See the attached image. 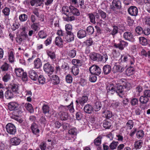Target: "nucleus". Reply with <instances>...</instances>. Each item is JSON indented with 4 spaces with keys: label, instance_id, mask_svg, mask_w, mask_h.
<instances>
[{
    "label": "nucleus",
    "instance_id": "nucleus-25",
    "mask_svg": "<svg viewBox=\"0 0 150 150\" xmlns=\"http://www.w3.org/2000/svg\"><path fill=\"white\" fill-rule=\"evenodd\" d=\"M11 68L10 65L5 62L1 67L0 69L2 71H8Z\"/></svg>",
    "mask_w": 150,
    "mask_h": 150
},
{
    "label": "nucleus",
    "instance_id": "nucleus-4",
    "mask_svg": "<svg viewBox=\"0 0 150 150\" xmlns=\"http://www.w3.org/2000/svg\"><path fill=\"white\" fill-rule=\"evenodd\" d=\"M121 7V3L120 0H113L112 5L110 6V9L113 11L119 9Z\"/></svg>",
    "mask_w": 150,
    "mask_h": 150
},
{
    "label": "nucleus",
    "instance_id": "nucleus-46",
    "mask_svg": "<svg viewBox=\"0 0 150 150\" xmlns=\"http://www.w3.org/2000/svg\"><path fill=\"white\" fill-rule=\"evenodd\" d=\"M26 28L25 27H23L22 28L21 30L22 32L21 33V36L25 38H28V35L25 32Z\"/></svg>",
    "mask_w": 150,
    "mask_h": 150
},
{
    "label": "nucleus",
    "instance_id": "nucleus-1",
    "mask_svg": "<svg viewBox=\"0 0 150 150\" xmlns=\"http://www.w3.org/2000/svg\"><path fill=\"white\" fill-rule=\"evenodd\" d=\"M89 71L91 74H94L97 76L100 75L101 72L100 68L95 65H93L89 68Z\"/></svg>",
    "mask_w": 150,
    "mask_h": 150
},
{
    "label": "nucleus",
    "instance_id": "nucleus-53",
    "mask_svg": "<svg viewBox=\"0 0 150 150\" xmlns=\"http://www.w3.org/2000/svg\"><path fill=\"white\" fill-rule=\"evenodd\" d=\"M69 8L67 6H64L62 8V11L63 13L66 15L67 16L69 14Z\"/></svg>",
    "mask_w": 150,
    "mask_h": 150
},
{
    "label": "nucleus",
    "instance_id": "nucleus-10",
    "mask_svg": "<svg viewBox=\"0 0 150 150\" xmlns=\"http://www.w3.org/2000/svg\"><path fill=\"white\" fill-rule=\"evenodd\" d=\"M128 45V43L123 40L120 41V43L118 44H115L114 46L116 48H118L120 50H122L124 49L125 47H127Z\"/></svg>",
    "mask_w": 150,
    "mask_h": 150
},
{
    "label": "nucleus",
    "instance_id": "nucleus-19",
    "mask_svg": "<svg viewBox=\"0 0 150 150\" xmlns=\"http://www.w3.org/2000/svg\"><path fill=\"white\" fill-rule=\"evenodd\" d=\"M92 106L90 104L86 105L83 108L84 111L86 113L90 114L92 113L93 110Z\"/></svg>",
    "mask_w": 150,
    "mask_h": 150
},
{
    "label": "nucleus",
    "instance_id": "nucleus-6",
    "mask_svg": "<svg viewBox=\"0 0 150 150\" xmlns=\"http://www.w3.org/2000/svg\"><path fill=\"white\" fill-rule=\"evenodd\" d=\"M129 14L132 16H136L137 15L138 10L135 6H131L128 10Z\"/></svg>",
    "mask_w": 150,
    "mask_h": 150
},
{
    "label": "nucleus",
    "instance_id": "nucleus-48",
    "mask_svg": "<svg viewBox=\"0 0 150 150\" xmlns=\"http://www.w3.org/2000/svg\"><path fill=\"white\" fill-rule=\"evenodd\" d=\"M10 9L8 7H5L2 10V12L6 16H8L10 13Z\"/></svg>",
    "mask_w": 150,
    "mask_h": 150
},
{
    "label": "nucleus",
    "instance_id": "nucleus-50",
    "mask_svg": "<svg viewBox=\"0 0 150 150\" xmlns=\"http://www.w3.org/2000/svg\"><path fill=\"white\" fill-rule=\"evenodd\" d=\"M124 91V88L122 85H119L117 87L115 92L117 93H122Z\"/></svg>",
    "mask_w": 150,
    "mask_h": 150
},
{
    "label": "nucleus",
    "instance_id": "nucleus-35",
    "mask_svg": "<svg viewBox=\"0 0 150 150\" xmlns=\"http://www.w3.org/2000/svg\"><path fill=\"white\" fill-rule=\"evenodd\" d=\"M139 100L140 102L141 103L145 104L147 103L149 99L143 95L140 96Z\"/></svg>",
    "mask_w": 150,
    "mask_h": 150
},
{
    "label": "nucleus",
    "instance_id": "nucleus-11",
    "mask_svg": "<svg viewBox=\"0 0 150 150\" xmlns=\"http://www.w3.org/2000/svg\"><path fill=\"white\" fill-rule=\"evenodd\" d=\"M43 113L45 115L47 114L49 115V117H50L51 115L50 112V107L47 104H44L42 107Z\"/></svg>",
    "mask_w": 150,
    "mask_h": 150
},
{
    "label": "nucleus",
    "instance_id": "nucleus-5",
    "mask_svg": "<svg viewBox=\"0 0 150 150\" xmlns=\"http://www.w3.org/2000/svg\"><path fill=\"white\" fill-rule=\"evenodd\" d=\"M44 70L49 76L52 74L54 71V68L48 63H47L44 64Z\"/></svg>",
    "mask_w": 150,
    "mask_h": 150
},
{
    "label": "nucleus",
    "instance_id": "nucleus-34",
    "mask_svg": "<svg viewBox=\"0 0 150 150\" xmlns=\"http://www.w3.org/2000/svg\"><path fill=\"white\" fill-rule=\"evenodd\" d=\"M87 16L89 18L90 22L93 23L95 24L96 23L95 21V17L93 13H89L88 14Z\"/></svg>",
    "mask_w": 150,
    "mask_h": 150
},
{
    "label": "nucleus",
    "instance_id": "nucleus-54",
    "mask_svg": "<svg viewBox=\"0 0 150 150\" xmlns=\"http://www.w3.org/2000/svg\"><path fill=\"white\" fill-rule=\"evenodd\" d=\"M72 29V26L71 25L69 24H67L65 26V29L67 33H69V32H71V31Z\"/></svg>",
    "mask_w": 150,
    "mask_h": 150
},
{
    "label": "nucleus",
    "instance_id": "nucleus-18",
    "mask_svg": "<svg viewBox=\"0 0 150 150\" xmlns=\"http://www.w3.org/2000/svg\"><path fill=\"white\" fill-rule=\"evenodd\" d=\"M21 142V139L17 137H14L10 139V143L13 145H19Z\"/></svg>",
    "mask_w": 150,
    "mask_h": 150
},
{
    "label": "nucleus",
    "instance_id": "nucleus-43",
    "mask_svg": "<svg viewBox=\"0 0 150 150\" xmlns=\"http://www.w3.org/2000/svg\"><path fill=\"white\" fill-rule=\"evenodd\" d=\"M77 5L78 6H79L80 8L84 9L86 7L84 4V0H79L77 1Z\"/></svg>",
    "mask_w": 150,
    "mask_h": 150
},
{
    "label": "nucleus",
    "instance_id": "nucleus-20",
    "mask_svg": "<svg viewBox=\"0 0 150 150\" xmlns=\"http://www.w3.org/2000/svg\"><path fill=\"white\" fill-rule=\"evenodd\" d=\"M111 68L109 65H105L103 67V71L104 74L107 75L109 74L111 71Z\"/></svg>",
    "mask_w": 150,
    "mask_h": 150
},
{
    "label": "nucleus",
    "instance_id": "nucleus-61",
    "mask_svg": "<svg viewBox=\"0 0 150 150\" xmlns=\"http://www.w3.org/2000/svg\"><path fill=\"white\" fill-rule=\"evenodd\" d=\"M69 134L73 135H76L77 134V130L76 128L70 129L68 132Z\"/></svg>",
    "mask_w": 150,
    "mask_h": 150
},
{
    "label": "nucleus",
    "instance_id": "nucleus-45",
    "mask_svg": "<svg viewBox=\"0 0 150 150\" xmlns=\"http://www.w3.org/2000/svg\"><path fill=\"white\" fill-rule=\"evenodd\" d=\"M103 113L104 114L105 116L107 119H109L111 118L112 116V112L110 111H105L103 112Z\"/></svg>",
    "mask_w": 150,
    "mask_h": 150
},
{
    "label": "nucleus",
    "instance_id": "nucleus-16",
    "mask_svg": "<svg viewBox=\"0 0 150 150\" xmlns=\"http://www.w3.org/2000/svg\"><path fill=\"white\" fill-rule=\"evenodd\" d=\"M67 34V35L65 38V40L68 42L73 41L74 40V36L73 33L71 32H69V33Z\"/></svg>",
    "mask_w": 150,
    "mask_h": 150
},
{
    "label": "nucleus",
    "instance_id": "nucleus-47",
    "mask_svg": "<svg viewBox=\"0 0 150 150\" xmlns=\"http://www.w3.org/2000/svg\"><path fill=\"white\" fill-rule=\"evenodd\" d=\"M38 35L40 38L42 39L45 38L47 35L46 33H45L43 30H41L38 32Z\"/></svg>",
    "mask_w": 150,
    "mask_h": 150
},
{
    "label": "nucleus",
    "instance_id": "nucleus-62",
    "mask_svg": "<svg viewBox=\"0 0 150 150\" xmlns=\"http://www.w3.org/2000/svg\"><path fill=\"white\" fill-rule=\"evenodd\" d=\"M75 19V17L74 16H70L69 14L65 18V21H74Z\"/></svg>",
    "mask_w": 150,
    "mask_h": 150
},
{
    "label": "nucleus",
    "instance_id": "nucleus-52",
    "mask_svg": "<svg viewBox=\"0 0 150 150\" xmlns=\"http://www.w3.org/2000/svg\"><path fill=\"white\" fill-rule=\"evenodd\" d=\"M20 25V24L19 23L15 22L11 26V29L13 31L19 28Z\"/></svg>",
    "mask_w": 150,
    "mask_h": 150
},
{
    "label": "nucleus",
    "instance_id": "nucleus-38",
    "mask_svg": "<svg viewBox=\"0 0 150 150\" xmlns=\"http://www.w3.org/2000/svg\"><path fill=\"white\" fill-rule=\"evenodd\" d=\"M28 17L27 15L25 14H21L19 16V19L21 22H24L28 19Z\"/></svg>",
    "mask_w": 150,
    "mask_h": 150
},
{
    "label": "nucleus",
    "instance_id": "nucleus-8",
    "mask_svg": "<svg viewBox=\"0 0 150 150\" xmlns=\"http://www.w3.org/2000/svg\"><path fill=\"white\" fill-rule=\"evenodd\" d=\"M90 56L91 59L94 61H101V55L99 54L93 53L90 54Z\"/></svg>",
    "mask_w": 150,
    "mask_h": 150
},
{
    "label": "nucleus",
    "instance_id": "nucleus-63",
    "mask_svg": "<svg viewBox=\"0 0 150 150\" xmlns=\"http://www.w3.org/2000/svg\"><path fill=\"white\" fill-rule=\"evenodd\" d=\"M93 41L91 38H89L86 40L84 43L87 46H90L92 45L93 43Z\"/></svg>",
    "mask_w": 150,
    "mask_h": 150
},
{
    "label": "nucleus",
    "instance_id": "nucleus-30",
    "mask_svg": "<svg viewBox=\"0 0 150 150\" xmlns=\"http://www.w3.org/2000/svg\"><path fill=\"white\" fill-rule=\"evenodd\" d=\"M76 50L73 49L67 52V55L71 58L74 57L76 55Z\"/></svg>",
    "mask_w": 150,
    "mask_h": 150
},
{
    "label": "nucleus",
    "instance_id": "nucleus-33",
    "mask_svg": "<svg viewBox=\"0 0 150 150\" xmlns=\"http://www.w3.org/2000/svg\"><path fill=\"white\" fill-rule=\"evenodd\" d=\"M102 105L101 102L97 101L95 103L94 108L95 111H98L100 109Z\"/></svg>",
    "mask_w": 150,
    "mask_h": 150
},
{
    "label": "nucleus",
    "instance_id": "nucleus-56",
    "mask_svg": "<svg viewBox=\"0 0 150 150\" xmlns=\"http://www.w3.org/2000/svg\"><path fill=\"white\" fill-rule=\"evenodd\" d=\"M111 126L110 122L108 121H105L103 124V126L105 129H109Z\"/></svg>",
    "mask_w": 150,
    "mask_h": 150
},
{
    "label": "nucleus",
    "instance_id": "nucleus-12",
    "mask_svg": "<svg viewBox=\"0 0 150 150\" xmlns=\"http://www.w3.org/2000/svg\"><path fill=\"white\" fill-rule=\"evenodd\" d=\"M60 118L62 120L65 121L67 120L69 117V115L67 112L65 111H61L59 110Z\"/></svg>",
    "mask_w": 150,
    "mask_h": 150
},
{
    "label": "nucleus",
    "instance_id": "nucleus-59",
    "mask_svg": "<svg viewBox=\"0 0 150 150\" xmlns=\"http://www.w3.org/2000/svg\"><path fill=\"white\" fill-rule=\"evenodd\" d=\"M134 71L132 68L127 69L126 71V74L127 76H129L134 74Z\"/></svg>",
    "mask_w": 150,
    "mask_h": 150
},
{
    "label": "nucleus",
    "instance_id": "nucleus-29",
    "mask_svg": "<svg viewBox=\"0 0 150 150\" xmlns=\"http://www.w3.org/2000/svg\"><path fill=\"white\" fill-rule=\"evenodd\" d=\"M134 122L132 120H129L126 123L125 127L127 129H131L134 126Z\"/></svg>",
    "mask_w": 150,
    "mask_h": 150
},
{
    "label": "nucleus",
    "instance_id": "nucleus-58",
    "mask_svg": "<svg viewBox=\"0 0 150 150\" xmlns=\"http://www.w3.org/2000/svg\"><path fill=\"white\" fill-rule=\"evenodd\" d=\"M96 75L95 74H91L90 75L89 78V81L92 82H95L97 79V77Z\"/></svg>",
    "mask_w": 150,
    "mask_h": 150
},
{
    "label": "nucleus",
    "instance_id": "nucleus-13",
    "mask_svg": "<svg viewBox=\"0 0 150 150\" xmlns=\"http://www.w3.org/2000/svg\"><path fill=\"white\" fill-rule=\"evenodd\" d=\"M124 70L123 67L120 65H115L112 69V71L114 73L118 72H122Z\"/></svg>",
    "mask_w": 150,
    "mask_h": 150
},
{
    "label": "nucleus",
    "instance_id": "nucleus-57",
    "mask_svg": "<svg viewBox=\"0 0 150 150\" xmlns=\"http://www.w3.org/2000/svg\"><path fill=\"white\" fill-rule=\"evenodd\" d=\"M72 64L74 65L80 66L81 65V61L77 59H73L72 61Z\"/></svg>",
    "mask_w": 150,
    "mask_h": 150
},
{
    "label": "nucleus",
    "instance_id": "nucleus-22",
    "mask_svg": "<svg viewBox=\"0 0 150 150\" xmlns=\"http://www.w3.org/2000/svg\"><path fill=\"white\" fill-rule=\"evenodd\" d=\"M34 67L35 68L38 69L42 66V62L41 60L38 58L35 59L34 61Z\"/></svg>",
    "mask_w": 150,
    "mask_h": 150
},
{
    "label": "nucleus",
    "instance_id": "nucleus-17",
    "mask_svg": "<svg viewBox=\"0 0 150 150\" xmlns=\"http://www.w3.org/2000/svg\"><path fill=\"white\" fill-rule=\"evenodd\" d=\"M18 104L15 102H10L8 104V108L10 110H13L17 108Z\"/></svg>",
    "mask_w": 150,
    "mask_h": 150
},
{
    "label": "nucleus",
    "instance_id": "nucleus-44",
    "mask_svg": "<svg viewBox=\"0 0 150 150\" xmlns=\"http://www.w3.org/2000/svg\"><path fill=\"white\" fill-rule=\"evenodd\" d=\"M8 59L10 62L12 63L14 61V53L12 51H11L8 54Z\"/></svg>",
    "mask_w": 150,
    "mask_h": 150
},
{
    "label": "nucleus",
    "instance_id": "nucleus-36",
    "mask_svg": "<svg viewBox=\"0 0 150 150\" xmlns=\"http://www.w3.org/2000/svg\"><path fill=\"white\" fill-rule=\"evenodd\" d=\"M139 40L140 43L143 45H146L148 44L147 39L144 37H140Z\"/></svg>",
    "mask_w": 150,
    "mask_h": 150
},
{
    "label": "nucleus",
    "instance_id": "nucleus-26",
    "mask_svg": "<svg viewBox=\"0 0 150 150\" xmlns=\"http://www.w3.org/2000/svg\"><path fill=\"white\" fill-rule=\"evenodd\" d=\"M88 97L86 96H83L79 98V104L81 105H84L88 100Z\"/></svg>",
    "mask_w": 150,
    "mask_h": 150
},
{
    "label": "nucleus",
    "instance_id": "nucleus-49",
    "mask_svg": "<svg viewBox=\"0 0 150 150\" xmlns=\"http://www.w3.org/2000/svg\"><path fill=\"white\" fill-rule=\"evenodd\" d=\"M102 137L100 136L96 138L94 140V144L96 146H99L101 143Z\"/></svg>",
    "mask_w": 150,
    "mask_h": 150
},
{
    "label": "nucleus",
    "instance_id": "nucleus-40",
    "mask_svg": "<svg viewBox=\"0 0 150 150\" xmlns=\"http://www.w3.org/2000/svg\"><path fill=\"white\" fill-rule=\"evenodd\" d=\"M144 136V132L142 130L138 131L136 133L137 137L139 139H142Z\"/></svg>",
    "mask_w": 150,
    "mask_h": 150
},
{
    "label": "nucleus",
    "instance_id": "nucleus-21",
    "mask_svg": "<svg viewBox=\"0 0 150 150\" xmlns=\"http://www.w3.org/2000/svg\"><path fill=\"white\" fill-rule=\"evenodd\" d=\"M69 9L71 12L73 14L77 16L80 15V13L79 11L74 6H69Z\"/></svg>",
    "mask_w": 150,
    "mask_h": 150
},
{
    "label": "nucleus",
    "instance_id": "nucleus-60",
    "mask_svg": "<svg viewBox=\"0 0 150 150\" xmlns=\"http://www.w3.org/2000/svg\"><path fill=\"white\" fill-rule=\"evenodd\" d=\"M87 31L89 35L93 34L94 32V29L93 27L91 26H88L87 28Z\"/></svg>",
    "mask_w": 150,
    "mask_h": 150
},
{
    "label": "nucleus",
    "instance_id": "nucleus-2",
    "mask_svg": "<svg viewBox=\"0 0 150 150\" xmlns=\"http://www.w3.org/2000/svg\"><path fill=\"white\" fill-rule=\"evenodd\" d=\"M58 109L61 111H65L66 112L69 110L71 113H73L74 111L72 103H71L69 105L67 106L60 105Z\"/></svg>",
    "mask_w": 150,
    "mask_h": 150
},
{
    "label": "nucleus",
    "instance_id": "nucleus-28",
    "mask_svg": "<svg viewBox=\"0 0 150 150\" xmlns=\"http://www.w3.org/2000/svg\"><path fill=\"white\" fill-rule=\"evenodd\" d=\"M5 96L7 99H10L13 97V92L10 90H7L5 93Z\"/></svg>",
    "mask_w": 150,
    "mask_h": 150
},
{
    "label": "nucleus",
    "instance_id": "nucleus-7",
    "mask_svg": "<svg viewBox=\"0 0 150 150\" xmlns=\"http://www.w3.org/2000/svg\"><path fill=\"white\" fill-rule=\"evenodd\" d=\"M106 89L108 94H113L116 91V87L112 83H108L106 87Z\"/></svg>",
    "mask_w": 150,
    "mask_h": 150
},
{
    "label": "nucleus",
    "instance_id": "nucleus-42",
    "mask_svg": "<svg viewBox=\"0 0 150 150\" xmlns=\"http://www.w3.org/2000/svg\"><path fill=\"white\" fill-rule=\"evenodd\" d=\"M138 102V99L135 98H132L130 101L131 104L132 106L138 105L139 103Z\"/></svg>",
    "mask_w": 150,
    "mask_h": 150
},
{
    "label": "nucleus",
    "instance_id": "nucleus-3",
    "mask_svg": "<svg viewBox=\"0 0 150 150\" xmlns=\"http://www.w3.org/2000/svg\"><path fill=\"white\" fill-rule=\"evenodd\" d=\"M7 132L10 134L14 135L16 132V129L15 125L11 123H8L6 126Z\"/></svg>",
    "mask_w": 150,
    "mask_h": 150
},
{
    "label": "nucleus",
    "instance_id": "nucleus-9",
    "mask_svg": "<svg viewBox=\"0 0 150 150\" xmlns=\"http://www.w3.org/2000/svg\"><path fill=\"white\" fill-rule=\"evenodd\" d=\"M123 37L126 40L131 42H134V41L133 35L130 32H125L123 34Z\"/></svg>",
    "mask_w": 150,
    "mask_h": 150
},
{
    "label": "nucleus",
    "instance_id": "nucleus-27",
    "mask_svg": "<svg viewBox=\"0 0 150 150\" xmlns=\"http://www.w3.org/2000/svg\"><path fill=\"white\" fill-rule=\"evenodd\" d=\"M15 71L16 75L19 77L21 76L24 73L23 69L21 68L15 69Z\"/></svg>",
    "mask_w": 150,
    "mask_h": 150
},
{
    "label": "nucleus",
    "instance_id": "nucleus-31",
    "mask_svg": "<svg viewBox=\"0 0 150 150\" xmlns=\"http://www.w3.org/2000/svg\"><path fill=\"white\" fill-rule=\"evenodd\" d=\"M51 79L53 83L54 84H58L59 82V77L56 75H54L52 76Z\"/></svg>",
    "mask_w": 150,
    "mask_h": 150
},
{
    "label": "nucleus",
    "instance_id": "nucleus-37",
    "mask_svg": "<svg viewBox=\"0 0 150 150\" xmlns=\"http://www.w3.org/2000/svg\"><path fill=\"white\" fill-rule=\"evenodd\" d=\"M11 88L12 91L16 93L18 92L19 90V86L18 85L13 83L11 85Z\"/></svg>",
    "mask_w": 150,
    "mask_h": 150
},
{
    "label": "nucleus",
    "instance_id": "nucleus-39",
    "mask_svg": "<svg viewBox=\"0 0 150 150\" xmlns=\"http://www.w3.org/2000/svg\"><path fill=\"white\" fill-rule=\"evenodd\" d=\"M118 144V142L113 141L109 145V147L110 150H113L116 149Z\"/></svg>",
    "mask_w": 150,
    "mask_h": 150
},
{
    "label": "nucleus",
    "instance_id": "nucleus-64",
    "mask_svg": "<svg viewBox=\"0 0 150 150\" xmlns=\"http://www.w3.org/2000/svg\"><path fill=\"white\" fill-rule=\"evenodd\" d=\"M38 81L39 83L43 84L45 82V79L42 75H40L38 78Z\"/></svg>",
    "mask_w": 150,
    "mask_h": 150
},
{
    "label": "nucleus",
    "instance_id": "nucleus-14",
    "mask_svg": "<svg viewBox=\"0 0 150 150\" xmlns=\"http://www.w3.org/2000/svg\"><path fill=\"white\" fill-rule=\"evenodd\" d=\"M31 129L33 133L36 135V137H38L39 136L38 134L40 130L38 128L37 125L35 123L32 124L31 126Z\"/></svg>",
    "mask_w": 150,
    "mask_h": 150
},
{
    "label": "nucleus",
    "instance_id": "nucleus-15",
    "mask_svg": "<svg viewBox=\"0 0 150 150\" xmlns=\"http://www.w3.org/2000/svg\"><path fill=\"white\" fill-rule=\"evenodd\" d=\"M28 74L31 79L33 80L36 81L38 78V75L36 72L33 70H30L28 71Z\"/></svg>",
    "mask_w": 150,
    "mask_h": 150
},
{
    "label": "nucleus",
    "instance_id": "nucleus-55",
    "mask_svg": "<svg viewBox=\"0 0 150 150\" xmlns=\"http://www.w3.org/2000/svg\"><path fill=\"white\" fill-rule=\"evenodd\" d=\"M142 144L143 142L142 141H139L135 142L134 146L136 149H139L141 147Z\"/></svg>",
    "mask_w": 150,
    "mask_h": 150
},
{
    "label": "nucleus",
    "instance_id": "nucleus-24",
    "mask_svg": "<svg viewBox=\"0 0 150 150\" xmlns=\"http://www.w3.org/2000/svg\"><path fill=\"white\" fill-rule=\"evenodd\" d=\"M86 32L83 30H80L78 32L77 36L79 38H83L86 36Z\"/></svg>",
    "mask_w": 150,
    "mask_h": 150
},
{
    "label": "nucleus",
    "instance_id": "nucleus-41",
    "mask_svg": "<svg viewBox=\"0 0 150 150\" xmlns=\"http://www.w3.org/2000/svg\"><path fill=\"white\" fill-rule=\"evenodd\" d=\"M71 72L74 75H78L79 72L78 67L77 66H73L71 69Z\"/></svg>",
    "mask_w": 150,
    "mask_h": 150
},
{
    "label": "nucleus",
    "instance_id": "nucleus-32",
    "mask_svg": "<svg viewBox=\"0 0 150 150\" xmlns=\"http://www.w3.org/2000/svg\"><path fill=\"white\" fill-rule=\"evenodd\" d=\"M25 107L26 109L28 111L32 113L33 112L34 110L32 105L30 103H26L25 104Z\"/></svg>",
    "mask_w": 150,
    "mask_h": 150
},
{
    "label": "nucleus",
    "instance_id": "nucleus-23",
    "mask_svg": "<svg viewBox=\"0 0 150 150\" xmlns=\"http://www.w3.org/2000/svg\"><path fill=\"white\" fill-rule=\"evenodd\" d=\"M55 42L56 45L58 47H61L63 45V41L59 36L55 38Z\"/></svg>",
    "mask_w": 150,
    "mask_h": 150
},
{
    "label": "nucleus",
    "instance_id": "nucleus-51",
    "mask_svg": "<svg viewBox=\"0 0 150 150\" xmlns=\"http://www.w3.org/2000/svg\"><path fill=\"white\" fill-rule=\"evenodd\" d=\"M47 55L52 60L55 59L56 58V55L55 53L51 51H47Z\"/></svg>",
    "mask_w": 150,
    "mask_h": 150
}]
</instances>
